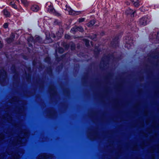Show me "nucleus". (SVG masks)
<instances>
[{"label":"nucleus","mask_w":159,"mask_h":159,"mask_svg":"<svg viewBox=\"0 0 159 159\" xmlns=\"http://www.w3.org/2000/svg\"><path fill=\"white\" fill-rule=\"evenodd\" d=\"M26 140L25 138H19L16 139V140L14 142V143L17 145V144H21V145H23L22 144L26 142Z\"/></svg>","instance_id":"f257e3e1"},{"label":"nucleus","mask_w":159,"mask_h":159,"mask_svg":"<svg viewBox=\"0 0 159 159\" xmlns=\"http://www.w3.org/2000/svg\"><path fill=\"white\" fill-rule=\"evenodd\" d=\"M148 17H143L139 20V24L141 25H145L147 24L148 20H149Z\"/></svg>","instance_id":"f03ea898"},{"label":"nucleus","mask_w":159,"mask_h":159,"mask_svg":"<svg viewBox=\"0 0 159 159\" xmlns=\"http://www.w3.org/2000/svg\"><path fill=\"white\" fill-rule=\"evenodd\" d=\"M135 12V11H133V10L130 9H127L125 11V13L127 15L131 14V17H134V13Z\"/></svg>","instance_id":"7ed1b4c3"},{"label":"nucleus","mask_w":159,"mask_h":159,"mask_svg":"<svg viewBox=\"0 0 159 159\" xmlns=\"http://www.w3.org/2000/svg\"><path fill=\"white\" fill-rule=\"evenodd\" d=\"M31 9L32 11L36 12L39 10V7L38 5H34L31 6Z\"/></svg>","instance_id":"20e7f679"},{"label":"nucleus","mask_w":159,"mask_h":159,"mask_svg":"<svg viewBox=\"0 0 159 159\" xmlns=\"http://www.w3.org/2000/svg\"><path fill=\"white\" fill-rule=\"evenodd\" d=\"M6 76V73L3 69L0 70V77L3 78Z\"/></svg>","instance_id":"39448f33"},{"label":"nucleus","mask_w":159,"mask_h":159,"mask_svg":"<svg viewBox=\"0 0 159 159\" xmlns=\"http://www.w3.org/2000/svg\"><path fill=\"white\" fill-rule=\"evenodd\" d=\"M79 12H76L72 10H70L69 11V14L70 15H77L80 14Z\"/></svg>","instance_id":"423d86ee"},{"label":"nucleus","mask_w":159,"mask_h":159,"mask_svg":"<svg viewBox=\"0 0 159 159\" xmlns=\"http://www.w3.org/2000/svg\"><path fill=\"white\" fill-rule=\"evenodd\" d=\"M3 13L4 16L7 17H9L10 15V12L6 9L4 10Z\"/></svg>","instance_id":"0eeeda50"},{"label":"nucleus","mask_w":159,"mask_h":159,"mask_svg":"<svg viewBox=\"0 0 159 159\" xmlns=\"http://www.w3.org/2000/svg\"><path fill=\"white\" fill-rule=\"evenodd\" d=\"M14 38V35L13 34H12L11 38L7 39V43H11L13 40Z\"/></svg>","instance_id":"6e6552de"},{"label":"nucleus","mask_w":159,"mask_h":159,"mask_svg":"<svg viewBox=\"0 0 159 159\" xmlns=\"http://www.w3.org/2000/svg\"><path fill=\"white\" fill-rule=\"evenodd\" d=\"M21 3L25 6L28 5L29 2L27 0H21Z\"/></svg>","instance_id":"1a4fd4ad"},{"label":"nucleus","mask_w":159,"mask_h":159,"mask_svg":"<svg viewBox=\"0 0 159 159\" xmlns=\"http://www.w3.org/2000/svg\"><path fill=\"white\" fill-rule=\"evenodd\" d=\"M131 2L135 7H137L139 6V2L138 1H134V0H132Z\"/></svg>","instance_id":"9d476101"},{"label":"nucleus","mask_w":159,"mask_h":159,"mask_svg":"<svg viewBox=\"0 0 159 159\" xmlns=\"http://www.w3.org/2000/svg\"><path fill=\"white\" fill-rule=\"evenodd\" d=\"M10 5L16 9L17 8V7L15 4V2L13 1H11L10 2Z\"/></svg>","instance_id":"9b49d317"},{"label":"nucleus","mask_w":159,"mask_h":159,"mask_svg":"<svg viewBox=\"0 0 159 159\" xmlns=\"http://www.w3.org/2000/svg\"><path fill=\"white\" fill-rule=\"evenodd\" d=\"M129 42H127L125 45V47L128 48H129L130 47V46H132V43L130 44V43L132 41H130Z\"/></svg>","instance_id":"f8f14e48"},{"label":"nucleus","mask_w":159,"mask_h":159,"mask_svg":"<svg viewBox=\"0 0 159 159\" xmlns=\"http://www.w3.org/2000/svg\"><path fill=\"white\" fill-rule=\"evenodd\" d=\"M77 26H75L71 29V31L73 34H74L75 32L78 31V30H77Z\"/></svg>","instance_id":"ddd939ff"},{"label":"nucleus","mask_w":159,"mask_h":159,"mask_svg":"<svg viewBox=\"0 0 159 159\" xmlns=\"http://www.w3.org/2000/svg\"><path fill=\"white\" fill-rule=\"evenodd\" d=\"M95 24L94 20L91 21L88 24V26L89 27L92 26Z\"/></svg>","instance_id":"4468645a"},{"label":"nucleus","mask_w":159,"mask_h":159,"mask_svg":"<svg viewBox=\"0 0 159 159\" xmlns=\"http://www.w3.org/2000/svg\"><path fill=\"white\" fill-rule=\"evenodd\" d=\"M47 158L48 157H46L44 154L40 155L38 157V158L39 159H44Z\"/></svg>","instance_id":"2eb2a0df"},{"label":"nucleus","mask_w":159,"mask_h":159,"mask_svg":"<svg viewBox=\"0 0 159 159\" xmlns=\"http://www.w3.org/2000/svg\"><path fill=\"white\" fill-rule=\"evenodd\" d=\"M48 11L50 12L54 13L55 10L52 7H50L48 9Z\"/></svg>","instance_id":"dca6fc26"},{"label":"nucleus","mask_w":159,"mask_h":159,"mask_svg":"<svg viewBox=\"0 0 159 159\" xmlns=\"http://www.w3.org/2000/svg\"><path fill=\"white\" fill-rule=\"evenodd\" d=\"M77 27V30H78V31H80V32H82L83 31V29L81 27L79 26V27Z\"/></svg>","instance_id":"f3484780"},{"label":"nucleus","mask_w":159,"mask_h":159,"mask_svg":"<svg viewBox=\"0 0 159 159\" xmlns=\"http://www.w3.org/2000/svg\"><path fill=\"white\" fill-rule=\"evenodd\" d=\"M8 24L7 23H6L5 24H4L3 25L4 28H7L8 27Z\"/></svg>","instance_id":"a211bd4d"},{"label":"nucleus","mask_w":159,"mask_h":159,"mask_svg":"<svg viewBox=\"0 0 159 159\" xmlns=\"http://www.w3.org/2000/svg\"><path fill=\"white\" fill-rule=\"evenodd\" d=\"M84 18H81L79 20V22H81L84 21Z\"/></svg>","instance_id":"6ab92c4d"},{"label":"nucleus","mask_w":159,"mask_h":159,"mask_svg":"<svg viewBox=\"0 0 159 159\" xmlns=\"http://www.w3.org/2000/svg\"><path fill=\"white\" fill-rule=\"evenodd\" d=\"M96 37V35H93V37H92V36H90V38L92 39H93V40Z\"/></svg>","instance_id":"aec40b11"},{"label":"nucleus","mask_w":159,"mask_h":159,"mask_svg":"<svg viewBox=\"0 0 159 159\" xmlns=\"http://www.w3.org/2000/svg\"><path fill=\"white\" fill-rule=\"evenodd\" d=\"M85 44L87 46H88V45H89V41L88 40H86Z\"/></svg>","instance_id":"412c9836"},{"label":"nucleus","mask_w":159,"mask_h":159,"mask_svg":"<svg viewBox=\"0 0 159 159\" xmlns=\"http://www.w3.org/2000/svg\"><path fill=\"white\" fill-rule=\"evenodd\" d=\"M65 37L66 39H68L70 38V36L67 34H66L65 35Z\"/></svg>","instance_id":"4be33fe9"},{"label":"nucleus","mask_w":159,"mask_h":159,"mask_svg":"<svg viewBox=\"0 0 159 159\" xmlns=\"http://www.w3.org/2000/svg\"><path fill=\"white\" fill-rule=\"evenodd\" d=\"M18 158V157L17 155H15L13 156L14 159H17Z\"/></svg>","instance_id":"5701e85b"},{"label":"nucleus","mask_w":159,"mask_h":159,"mask_svg":"<svg viewBox=\"0 0 159 159\" xmlns=\"http://www.w3.org/2000/svg\"><path fill=\"white\" fill-rule=\"evenodd\" d=\"M4 138V137L3 136V135H1V136L0 137V139H3Z\"/></svg>","instance_id":"b1692460"},{"label":"nucleus","mask_w":159,"mask_h":159,"mask_svg":"<svg viewBox=\"0 0 159 159\" xmlns=\"http://www.w3.org/2000/svg\"><path fill=\"white\" fill-rule=\"evenodd\" d=\"M40 39V37L39 36H38L37 37H36V41H38Z\"/></svg>","instance_id":"393cba45"},{"label":"nucleus","mask_w":159,"mask_h":159,"mask_svg":"<svg viewBox=\"0 0 159 159\" xmlns=\"http://www.w3.org/2000/svg\"><path fill=\"white\" fill-rule=\"evenodd\" d=\"M2 46V43H1V41H0V48H1Z\"/></svg>","instance_id":"a878e982"},{"label":"nucleus","mask_w":159,"mask_h":159,"mask_svg":"<svg viewBox=\"0 0 159 159\" xmlns=\"http://www.w3.org/2000/svg\"><path fill=\"white\" fill-rule=\"evenodd\" d=\"M61 52H63V49H62V48H61Z\"/></svg>","instance_id":"bb28decb"},{"label":"nucleus","mask_w":159,"mask_h":159,"mask_svg":"<svg viewBox=\"0 0 159 159\" xmlns=\"http://www.w3.org/2000/svg\"><path fill=\"white\" fill-rule=\"evenodd\" d=\"M8 154H9V155L11 154H10V153H9Z\"/></svg>","instance_id":"cd10ccee"},{"label":"nucleus","mask_w":159,"mask_h":159,"mask_svg":"<svg viewBox=\"0 0 159 159\" xmlns=\"http://www.w3.org/2000/svg\"><path fill=\"white\" fill-rule=\"evenodd\" d=\"M63 30H62L61 32L62 33Z\"/></svg>","instance_id":"c85d7f7f"},{"label":"nucleus","mask_w":159,"mask_h":159,"mask_svg":"<svg viewBox=\"0 0 159 159\" xmlns=\"http://www.w3.org/2000/svg\"><path fill=\"white\" fill-rule=\"evenodd\" d=\"M16 0V1H18V0Z\"/></svg>","instance_id":"c756f323"}]
</instances>
